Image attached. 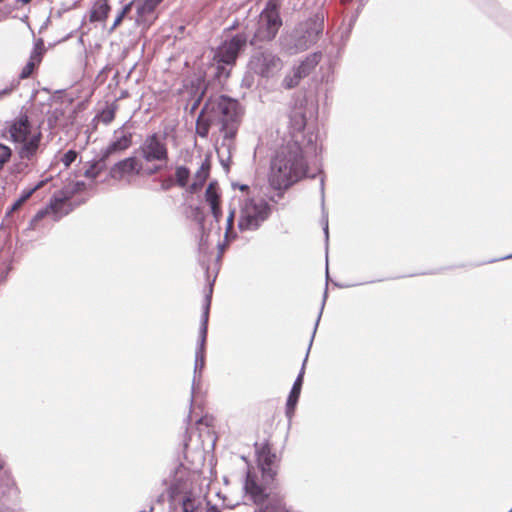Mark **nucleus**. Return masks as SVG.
Returning <instances> with one entry per match:
<instances>
[{"mask_svg":"<svg viewBox=\"0 0 512 512\" xmlns=\"http://www.w3.org/2000/svg\"><path fill=\"white\" fill-rule=\"evenodd\" d=\"M289 130L294 138L282 146L272 159L269 184L275 190H285L307 175L306 157L317 154L316 136L310 133L300 142L296 133H301L307 123L305 108L294 106L289 112Z\"/></svg>","mask_w":512,"mask_h":512,"instance_id":"obj_1","label":"nucleus"},{"mask_svg":"<svg viewBox=\"0 0 512 512\" xmlns=\"http://www.w3.org/2000/svg\"><path fill=\"white\" fill-rule=\"evenodd\" d=\"M202 114L218 127L222 138L235 139L241 121V106L238 100L220 95L210 97L202 107Z\"/></svg>","mask_w":512,"mask_h":512,"instance_id":"obj_2","label":"nucleus"},{"mask_svg":"<svg viewBox=\"0 0 512 512\" xmlns=\"http://www.w3.org/2000/svg\"><path fill=\"white\" fill-rule=\"evenodd\" d=\"M324 19L325 13L319 10L307 20L300 22L288 36L281 39L282 48L291 55L307 50L322 35Z\"/></svg>","mask_w":512,"mask_h":512,"instance_id":"obj_3","label":"nucleus"},{"mask_svg":"<svg viewBox=\"0 0 512 512\" xmlns=\"http://www.w3.org/2000/svg\"><path fill=\"white\" fill-rule=\"evenodd\" d=\"M272 213V206L263 198L247 197L239 201L237 227L241 232L257 231Z\"/></svg>","mask_w":512,"mask_h":512,"instance_id":"obj_4","label":"nucleus"},{"mask_svg":"<svg viewBox=\"0 0 512 512\" xmlns=\"http://www.w3.org/2000/svg\"><path fill=\"white\" fill-rule=\"evenodd\" d=\"M280 8L281 3L279 0H268L266 2L259 15L253 36L249 40L251 46H257L258 43L271 42L276 38L283 25Z\"/></svg>","mask_w":512,"mask_h":512,"instance_id":"obj_5","label":"nucleus"},{"mask_svg":"<svg viewBox=\"0 0 512 512\" xmlns=\"http://www.w3.org/2000/svg\"><path fill=\"white\" fill-rule=\"evenodd\" d=\"M10 140L14 143L21 144L18 155L21 159L31 160L40 145L42 138L41 132H38L31 137V124L26 114L20 115L12 121L8 128Z\"/></svg>","mask_w":512,"mask_h":512,"instance_id":"obj_6","label":"nucleus"},{"mask_svg":"<svg viewBox=\"0 0 512 512\" xmlns=\"http://www.w3.org/2000/svg\"><path fill=\"white\" fill-rule=\"evenodd\" d=\"M248 68L262 78H272L283 68V61L273 50L261 48L250 57Z\"/></svg>","mask_w":512,"mask_h":512,"instance_id":"obj_7","label":"nucleus"},{"mask_svg":"<svg viewBox=\"0 0 512 512\" xmlns=\"http://www.w3.org/2000/svg\"><path fill=\"white\" fill-rule=\"evenodd\" d=\"M135 153L147 163H167L169 159L166 138L158 133L147 135Z\"/></svg>","mask_w":512,"mask_h":512,"instance_id":"obj_8","label":"nucleus"},{"mask_svg":"<svg viewBox=\"0 0 512 512\" xmlns=\"http://www.w3.org/2000/svg\"><path fill=\"white\" fill-rule=\"evenodd\" d=\"M169 512H203V502L192 492L180 493L176 484L168 488Z\"/></svg>","mask_w":512,"mask_h":512,"instance_id":"obj_9","label":"nucleus"},{"mask_svg":"<svg viewBox=\"0 0 512 512\" xmlns=\"http://www.w3.org/2000/svg\"><path fill=\"white\" fill-rule=\"evenodd\" d=\"M249 36L246 32H238L229 40L223 42L216 50L214 59L218 63L233 65L240 52H242L249 42Z\"/></svg>","mask_w":512,"mask_h":512,"instance_id":"obj_10","label":"nucleus"},{"mask_svg":"<svg viewBox=\"0 0 512 512\" xmlns=\"http://www.w3.org/2000/svg\"><path fill=\"white\" fill-rule=\"evenodd\" d=\"M321 55L318 53H312L308 55L299 65L294 66L292 70L285 75L282 80L281 86L284 89L290 90L299 85L300 81L310 75V73L316 68Z\"/></svg>","mask_w":512,"mask_h":512,"instance_id":"obj_11","label":"nucleus"},{"mask_svg":"<svg viewBox=\"0 0 512 512\" xmlns=\"http://www.w3.org/2000/svg\"><path fill=\"white\" fill-rule=\"evenodd\" d=\"M326 299H327V288L325 289L324 291V294H323V300H322V304H321V309H320V312L318 314V317L316 319V322H315V325H314V329H313V332H312V336H311V339H310V342H309V346H308V349H307V352H306V355H305V358L303 360V363H302V367L293 383V386L290 390V393L288 395V398H287V406H289L290 408L291 407H296L297 405V402L299 400V397H300V393H301V389H302V384H303V377H304V373H305V365H306V362H307V359H308V355H309V352H310V349H311V346L313 344V340H314V337H315V334H316V331H317V328H318V325H319V322H320V319H321V316H322V312H323V309H324V305H325V302H326Z\"/></svg>","mask_w":512,"mask_h":512,"instance_id":"obj_12","label":"nucleus"},{"mask_svg":"<svg viewBox=\"0 0 512 512\" xmlns=\"http://www.w3.org/2000/svg\"><path fill=\"white\" fill-rule=\"evenodd\" d=\"M19 498V489L8 472L0 475V512L14 509Z\"/></svg>","mask_w":512,"mask_h":512,"instance_id":"obj_13","label":"nucleus"},{"mask_svg":"<svg viewBox=\"0 0 512 512\" xmlns=\"http://www.w3.org/2000/svg\"><path fill=\"white\" fill-rule=\"evenodd\" d=\"M133 133L125 130V125L116 129L113 140L101 151L100 161H106L111 155L123 152L132 145Z\"/></svg>","mask_w":512,"mask_h":512,"instance_id":"obj_14","label":"nucleus"},{"mask_svg":"<svg viewBox=\"0 0 512 512\" xmlns=\"http://www.w3.org/2000/svg\"><path fill=\"white\" fill-rule=\"evenodd\" d=\"M275 457V454L271 452L268 444L262 445V447L257 450L258 466L266 484L273 482L275 478L276 471L273 468Z\"/></svg>","mask_w":512,"mask_h":512,"instance_id":"obj_15","label":"nucleus"},{"mask_svg":"<svg viewBox=\"0 0 512 512\" xmlns=\"http://www.w3.org/2000/svg\"><path fill=\"white\" fill-rule=\"evenodd\" d=\"M163 0H139L136 6V23L139 26L148 28L157 18L156 8Z\"/></svg>","mask_w":512,"mask_h":512,"instance_id":"obj_16","label":"nucleus"},{"mask_svg":"<svg viewBox=\"0 0 512 512\" xmlns=\"http://www.w3.org/2000/svg\"><path fill=\"white\" fill-rule=\"evenodd\" d=\"M85 186L83 181L72 182L64 186L50 199V208L57 213L58 209H61L65 202L70 200L75 194L83 191Z\"/></svg>","mask_w":512,"mask_h":512,"instance_id":"obj_17","label":"nucleus"},{"mask_svg":"<svg viewBox=\"0 0 512 512\" xmlns=\"http://www.w3.org/2000/svg\"><path fill=\"white\" fill-rule=\"evenodd\" d=\"M141 169L142 165L139 164L137 158L130 156L115 163L110 169V176L114 179H121L126 174H139Z\"/></svg>","mask_w":512,"mask_h":512,"instance_id":"obj_18","label":"nucleus"},{"mask_svg":"<svg viewBox=\"0 0 512 512\" xmlns=\"http://www.w3.org/2000/svg\"><path fill=\"white\" fill-rule=\"evenodd\" d=\"M44 51V41L43 39L39 38L34 44V48L30 54L29 61L23 67L19 75L21 79H26L32 74L35 67L42 61Z\"/></svg>","mask_w":512,"mask_h":512,"instance_id":"obj_19","label":"nucleus"},{"mask_svg":"<svg viewBox=\"0 0 512 512\" xmlns=\"http://www.w3.org/2000/svg\"><path fill=\"white\" fill-rule=\"evenodd\" d=\"M211 293L212 288L209 290V294L206 295L205 305L203 307V312L201 316V324L199 328V339L197 344V349H205L206 339H207V330H208V319H209V309L211 303Z\"/></svg>","mask_w":512,"mask_h":512,"instance_id":"obj_20","label":"nucleus"},{"mask_svg":"<svg viewBox=\"0 0 512 512\" xmlns=\"http://www.w3.org/2000/svg\"><path fill=\"white\" fill-rule=\"evenodd\" d=\"M205 366V349H197L195 351V364H194V376L192 380V386H191V402L193 401L196 389L200 385V379L202 370Z\"/></svg>","mask_w":512,"mask_h":512,"instance_id":"obj_21","label":"nucleus"},{"mask_svg":"<svg viewBox=\"0 0 512 512\" xmlns=\"http://www.w3.org/2000/svg\"><path fill=\"white\" fill-rule=\"evenodd\" d=\"M235 149L234 139L222 138L221 143L216 147L219 161L226 172L229 171L232 151Z\"/></svg>","mask_w":512,"mask_h":512,"instance_id":"obj_22","label":"nucleus"},{"mask_svg":"<svg viewBox=\"0 0 512 512\" xmlns=\"http://www.w3.org/2000/svg\"><path fill=\"white\" fill-rule=\"evenodd\" d=\"M244 488L248 494L252 497L255 503H262L267 497L263 488L257 484L255 479L248 472L245 479Z\"/></svg>","mask_w":512,"mask_h":512,"instance_id":"obj_23","label":"nucleus"},{"mask_svg":"<svg viewBox=\"0 0 512 512\" xmlns=\"http://www.w3.org/2000/svg\"><path fill=\"white\" fill-rule=\"evenodd\" d=\"M210 161L206 158L200 165L199 169L195 173V181L191 184V190L197 191L199 188L203 186L205 181L207 180L210 172Z\"/></svg>","mask_w":512,"mask_h":512,"instance_id":"obj_24","label":"nucleus"},{"mask_svg":"<svg viewBox=\"0 0 512 512\" xmlns=\"http://www.w3.org/2000/svg\"><path fill=\"white\" fill-rule=\"evenodd\" d=\"M110 9L111 8L107 0L99 1L91 12L90 20L92 22L104 21L108 17Z\"/></svg>","mask_w":512,"mask_h":512,"instance_id":"obj_25","label":"nucleus"},{"mask_svg":"<svg viewBox=\"0 0 512 512\" xmlns=\"http://www.w3.org/2000/svg\"><path fill=\"white\" fill-rule=\"evenodd\" d=\"M214 125L212 121L209 120L208 114H202V110L200 111L197 120H196V133L202 137L206 138L209 133V127Z\"/></svg>","mask_w":512,"mask_h":512,"instance_id":"obj_26","label":"nucleus"},{"mask_svg":"<svg viewBox=\"0 0 512 512\" xmlns=\"http://www.w3.org/2000/svg\"><path fill=\"white\" fill-rule=\"evenodd\" d=\"M51 210L54 214V221H58L63 215H67L69 213V210H66L64 213H60L61 209H58V212L55 213L51 208L50 205L44 209L39 210L34 217L31 219L30 227H35L36 223L40 220H42Z\"/></svg>","mask_w":512,"mask_h":512,"instance_id":"obj_27","label":"nucleus"},{"mask_svg":"<svg viewBox=\"0 0 512 512\" xmlns=\"http://www.w3.org/2000/svg\"><path fill=\"white\" fill-rule=\"evenodd\" d=\"M205 200L210 205L220 203V195L216 182H210L205 191Z\"/></svg>","mask_w":512,"mask_h":512,"instance_id":"obj_28","label":"nucleus"},{"mask_svg":"<svg viewBox=\"0 0 512 512\" xmlns=\"http://www.w3.org/2000/svg\"><path fill=\"white\" fill-rule=\"evenodd\" d=\"M190 178V170L186 166H178L175 171V182L181 188H184L188 184Z\"/></svg>","mask_w":512,"mask_h":512,"instance_id":"obj_29","label":"nucleus"},{"mask_svg":"<svg viewBox=\"0 0 512 512\" xmlns=\"http://www.w3.org/2000/svg\"><path fill=\"white\" fill-rule=\"evenodd\" d=\"M320 188H321V198H322V220H321V223L323 225V231H324L325 240L327 243L328 238H329V228H328V213L325 211V207H324V179L323 178H321Z\"/></svg>","mask_w":512,"mask_h":512,"instance_id":"obj_30","label":"nucleus"},{"mask_svg":"<svg viewBox=\"0 0 512 512\" xmlns=\"http://www.w3.org/2000/svg\"><path fill=\"white\" fill-rule=\"evenodd\" d=\"M47 181L48 179L41 180L35 186L22 190L18 200L24 204L37 190L41 189Z\"/></svg>","mask_w":512,"mask_h":512,"instance_id":"obj_31","label":"nucleus"},{"mask_svg":"<svg viewBox=\"0 0 512 512\" xmlns=\"http://www.w3.org/2000/svg\"><path fill=\"white\" fill-rule=\"evenodd\" d=\"M104 162L105 161H100V159H99L98 161L90 164V166L85 170L84 176L87 178H92V179H95L96 177H98L100 172L105 167Z\"/></svg>","mask_w":512,"mask_h":512,"instance_id":"obj_32","label":"nucleus"},{"mask_svg":"<svg viewBox=\"0 0 512 512\" xmlns=\"http://www.w3.org/2000/svg\"><path fill=\"white\" fill-rule=\"evenodd\" d=\"M115 111H116L115 105L107 106L106 108H104L100 112L101 121L105 124L111 123L115 117Z\"/></svg>","mask_w":512,"mask_h":512,"instance_id":"obj_33","label":"nucleus"},{"mask_svg":"<svg viewBox=\"0 0 512 512\" xmlns=\"http://www.w3.org/2000/svg\"><path fill=\"white\" fill-rule=\"evenodd\" d=\"M253 512H282V506L278 502H268L259 508H253Z\"/></svg>","mask_w":512,"mask_h":512,"instance_id":"obj_34","label":"nucleus"},{"mask_svg":"<svg viewBox=\"0 0 512 512\" xmlns=\"http://www.w3.org/2000/svg\"><path fill=\"white\" fill-rule=\"evenodd\" d=\"M12 150L5 144L0 143V171L3 166L10 160Z\"/></svg>","mask_w":512,"mask_h":512,"instance_id":"obj_35","label":"nucleus"},{"mask_svg":"<svg viewBox=\"0 0 512 512\" xmlns=\"http://www.w3.org/2000/svg\"><path fill=\"white\" fill-rule=\"evenodd\" d=\"M235 215H236V209L235 208H230L229 209V214H228V217H227V221H226V232H225V238L228 239L232 233V229H233V226H234V220H235Z\"/></svg>","mask_w":512,"mask_h":512,"instance_id":"obj_36","label":"nucleus"},{"mask_svg":"<svg viewBox=\"0 0 512 512\" xmlns=\"http://www.w3.org/2000/svg\"><path fill=\"white\" fill-rule=\"evenodd\" d=\"M77 158L75 150H68L62 157V163L65 167H69Z\"/></svg>","mask_w":512,"mask_h":512,"instance_id":"obj_37","label":"nucleus"},{"mask_svg":"<svg viewBox=\"0 0 512 512\" xmlns=\"http://www.w3.org/2000/svg\"><path fill=\"white\" fill-rule=\"evenodd\" d=\"M211 213L217 223L220 222V219L222 217V210L220 203L210 205Z\"/></svg>","mask_w":512,"mask_h":512,"instance_id":"obj_38","label":"nucleus"},{"mask_svg":"<svg viewBox=\"0 0 512 512\" xmlns=\"http://www.w3.org/2000/svg\"><path fill=\"white\" fill-rule=\"evenodd\" d=\"M204 96V91H202L199 95H197L194 99H193V102L189 108V113L192 115L194 114V112L196 111V109L198 108V106L200 105L201 101H202V98Z\"/></svg>","mask_w":512,"mask_h":512,"instance_id":"obj_39","label":"nucleus"},{"mask_svg":"<svg viewBox=\"0 0 512 512\" xmlns=\"http://www.w3.org/2000/svg\"><path fill=\"white\" fill-rule=\"evenodd\" d=\"M174 180L171 178V177H168L166 179H163L161 181V184H160V187L163 191H168L169 189L172 188V186L174 185Z\"/></svg>","mask_w":512,"mask_h":512,"instance_id":"obj_40","label":"nucleus"},{"mask_svg":"<svg viewBox=\"0 0 512 512\" xmlns=\"http://www.w3.org/2000/svg\"><path fill=\"white\" fill-rule=\"evenodd\" d=\"M124 17L125 16L119 12L117 14L112 26L110 27L109 31L112 32L117 26H119L121 24V22L123 21Z\"/></svg>","mask_w":512,"mask_h":512,"instance_id":"obj_41","label":"nucleus"},{"mask_svg":"<svg viewBox=\"0 0 512 512\" xmlns=\"http://www.w3.org/2000/svg\"><path fill=\"white\" fill-rule=\"evenodd\" d=\"M207 237L208 235H206L204 232L202 233V236H201V239H200V242H199V250L200 251H205L206 250V245H207Z\"/></svg>","mask_w":512,"mask_h":512,"instance_id":"obj_42","label":"nucleus"},{"mask_svg":"<svg viewBox=\"0 0 512 512\" xmlns=\"http://www.w3.org/2000/svg\"><path fill=\"white\" fill-rule=\"evenodd\" d=\"M23 204L17 199L13 205L9 208V210L7 211L6 215L9 216L11 213H13L14 211H16L17 209H19Z\"/></svg>","mask_w":512,"mask_h":512,"instance_id":"obj_43","label":"nucleus"},{"mask_svg":"<svg viewBox=\"0 0 512 512\" xmlns=\"http://www.w3.org/2000/svg\"><path fill=\"white\" fill-rule=\"evenodd\" d=\"M11 269H12V262L10 260L8 262L6 268H5V271L2 273V275L0 277V282L5 281V279L7 278L8 273L11 271Z\"/></svg>","mask_w":512,"mask_h":512,"instance_id":"obj_44","label":"nucleus"},{"mask_svg":"<svg viewBox=\"0 0 512 512\" xmlns=\"http://www.w3.org/2000/svg\"><path fill=\"white\" fill-rule=\"evenodd\" d=\"M133 4H134V1H131V2L127 3L126 5H124L122 7V9L120 10V13L123 14L124 16H126L131 11Z\"/></svg>","mask_w":512,"mask_h":512,"instance_id":"obj_45","label":"nucleus"},{"mask_svg":"<svg viewBox=\"0 0 512 512\" xmlns=\"http://www.w3.org/2000/svg\"><path fill=\"white\" fill-rule=\"evenodd\" d=\"M133 4H134V1H131V2L127 3L126 5H124L122 7V9L120 10V13L123 14L124 16H126L131 11Z\"/></svg>","mask_w":512,"mask_h":512,"instance_id":"obj_46","label":"nucleus"},{"mask_svg":"<svg viewBox=\"0 0 512 512\" xmlns=\"http://www.w3.org/2000/svg\"><path fill=\"white\" fill-rule=\"evenodd\" d=\"M162 163H160L159 165H155L153 166L152 168H150L148 170V175H153L155 173H157L158 171H160L162 169Z\"/></svg>","mask_w":512,"mask_h":512,"instance_id":"obj_47","label":"nucleus"},{"mask_svg":"<svg viewBox=\"0 0 512 512\" xmlns=\"http://www.w3.org/2000/svg\"><path fill=\"white\" fill-rule=\"evenodd\" d=\"M294 411H295V407L290 408L289 406L286 405L285 413H286L287 418L291 419L294 415Z\"/></svg>","mask_w":512,"mask_h":512,"instance_id":"obj_48","label":"nucleus"},{"mask_svg":"<svg viewBox=\"0 0 512 512\" xmlns=\"http://www.w3.org/2000/svg\"><path fill=\"white\" fill-rule=\"evenodd\" d=\"M511 258H512V253L509 255H506V256H502L498 259H492V260L488 261V263H493V262L501 261V260H507V259H511Z\"/></svg>","mask_w":512,"mask_h":512,"instance_id":"obj_49","label":"nucleus"},{"mask_svg":"<svg viewBox=\"0 0 512 512\" xmlns=\"http://www.w3.org/2000/svg\"><path fill=\"white\" fill-rule=\"evenodd\" d=\"M233 187H238L241 191L249 190V186L246 184H233Z\"/></svg>","mask_w":512,"mask_h":512,"instance_id":"obj_50","label":"nucleus"},{"mask_svg":"<svg viewBox=\"0 0 512 512\" xmlns=\"http://www.w3.org/2000/svg\"><path fill=\"white\" fill-rule=\"evenodd\" d=\"M203 512H220L219 509L216 506H210L205 508Z\"/></svg>","mask_w":512,"mask_h":512,"instance_id":"obj_51","label":"nucleus"},{"mask_svg":"<svg viewBox=\"0 0 512 512\" xmlns=\"http://www.w3.org/2000/svg\"><path fill=\"white\" fill-rule=\"evenodd\" d=\"M164 499H165V494L164 492L160 493L157 497H156V502L157 503H163L164 502Z\"/></svg>","mask_w":512,"mask_h":512,"instance_id":"obj_52","label":"nucleus"},{"mask_svg":"<svg viewBox=\"0 0 512 512\" xmlns=\"http://www.w3.org/2000/svg\"><path fill=\"white\" fill-rule=\"evenodd\" d=\"M4 464H5V461H4L3 457L0 455V470H2L4 468Z\"/></svg>","mask_w":512,"mask_h":512,"instance_id":"obj_53","label":"nucleus"},{"mask_svg":"<svg viewBox=\"0 0 512 512\" xmlns=\"http://www.w3.org/2000/svg\"><path fill=\"white\" fill-rule=\"evenodd\" d=\"M9 92H10V90H9V89H3V90H0V97H1L2 95L8 94Z\"/></svg>","mask_w":512,"mask_h":512,"instance_id":"obj_54","label":"nucleus"},{"mask_svg":"<svg viewBox=\"0 0 512 512\" xmlns=\"http://www.w3.org/2000/svg\"><path fill=\"white\" fill-rule=\"evenodd\" d=\"M31 0H16V2L18 3H22V4H27L29 3Z\"/></svg>","mask_w":512,"mask_h":512,"instance_id":"obj_55","label":"nucleus"},{"mask_svg":"<svg viewBox=\"0 0 512 512\" xmlns=\"http://www.w3.org/2000/svg\"><path fill=\"white\" fill-rule=\"evenodd\" d=\"M329 272H328V260L326 259V279L328 280Z\"/></svg>","mask_w":512,"mask_h":512,"instance_id":"obj_56","label":"nucleus"},{"mask_svg":"<svg viewBox=\"0 0 512 512\" xmlns=\"http://www.w3.org/2000/svg\"><path fill=\"white\" fill-rule=\"evenodd\" d=\"M225 248V244H219V249H220V252H222Z\"/></svg>","mask_w":512,"mask_h":512,"instance_id":"obj_57","label":"nucleus"},{"mask_svg":"<svg viewBox=\"0 0 512 512\" xmlns=\"http://www.w3.org/2000/svg\"><path fill=\"white\" fill-rule=\"evenodd\" d=\"M127 94H128V93H127L126 91L122 92V93H121L120 98H124V97H126V96H127Z\"/></svg>","mask_w":512,"mask_h":512,"instance_id":"obj_58","label":"nucleus"},{"mask_svg":"<svg viewBox=\"0 0 512 512\" xmlns=\"http://www.w3.org/2000/svg\"><path fill=\"white\" fill-rule=\"evenodd\" d=\"M6 512H21V511H19V510H17L16 508H14V509L8 510V511H6Z\"/></svg>","mask_w":512,"mask_h":512,"instance_id":"obj_59","label":"nucleus"},{"mask_svg":"<svg viewBox=\"0 0 512 512\" xmlns=\"http://www.w3.org/2000/svg\"><path fill=\"white\" fill-rule=\"evenodd\" d=\"M78 41L81 42V43L83 42V34L79 37Z\"/></svg>","mask_w":512,"mask_h":512,"instance_id":"obj_60","label":"nucleus"},{"mask_svg":"<svg viewBox=\"0 0 512 512\" xmlns=\"http://www.w3.org/2000/svg\"><path fill=\"white\" fill-rule=\"evenodd\" d=\"M236 25L233 24L229 29H235Z\"/></svg>","mask_w":512,"mask_h":512,"instance_id":"obj_61","label":"nucleus"},{"mask_svg":"<svg viewBox=\"0 0 512 512\" xmlns=\"http://www.w3.org/2000/svg\"><path fill=\"white\" fill-rule=\"evenodd\" d=\"M336 285H337L338 287H340V288H343V287H345L344 285H338V284H336Z\"/></svg>","mask_w":512,"mask_h":512,"instance_id":"obj_62","label":"nucleus"},{"mask_svg":"<svg viewBox=\"0 0 512 512\" xmlns=\"http://www.w3.org/2000/svg\"><path fill=\"white\" fill-rule=\"evenodd\" d=\"M508 512H512V508Z\"/></svg>","mask_w":512,"mask_h":512,"instance_id":"obj_63","label":"nucleus"}]
</instances>
